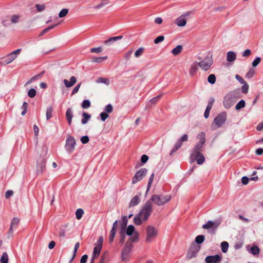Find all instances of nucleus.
Instances as JSON below:
<instances>
[{"mask_svg":"<svg viewBox=\"0 0 263 263\" xmlns=\"http://www.w3.org/2000/svg\"><path fill=\"white\" fill-rule=\"evenodd\" d=\"M205 134L204 132H201L197 137L198 141L191 151V160L193 162L195 160L198 164H202L205 161L204 157L202 154L203 146L205 142Z\"/></svg>","mask_w":263,"mask_h":263,"instance_id":"nucleus-1","label":"nucleus"},{"mask_svg":"<svg viewBox=\"0 0 263 263\" xmlns=\"http://www.w3.org/2000/svg\"><path fill=\"white\" fill-rule=\"evenodd\" d=\"M153 211V204L151 200H147L143 205L141 210L138 213L139 216H141L143 221H146Z\"/></svg>","mask_w":263,"mask_h":263,"instance_id":"nucleus-2","label":"nucleus"},{"mask_svg":"<svg viewBox=\"0 0 263 263\" xmlns=\"http://www.w3.org/2000/svg\"><path fill=\"white\" fill-rule=\"evenodd\" d=\"M171 198L172 196L170 195L154 194L152 196L149 200H151L152 203L153 202L158 206H162L168 202Z\"/></svg>","mask_w":263,"mask_h":263,"instance_id":"nucleus-3","label":"nucleus"},{"mask_svg":"<svg viewBox=\"0 0 263 263\" xmlns=\"http://www.w3.org/2000/svg\"><path fill=\"white\" fill-rule=\"evenodd\" d=\"M199 62L198 63L199 67L204 71L209 70L213 64V61L211 56H206L203 59L198 57Z\"/></svg>","mask_w":263,"mask_h":263,"instance_id":"nucleus-4","label":"nucleus"},{"mask_svg":"<svg viewBox=\"0 0 263 263\" xmlns=\"http://www.w3.org/2000/svg\"><path fill=\"white\" fill-rule=\"evenodd\" d=\"M103 242V237L102 236L99 237L97 242L95 244V247L90 263H94L95 259L99 257L102 248Z\"/></svg>","mask_w":263,"mask_h":263,"instance_id":"nucleus-5","label":"nucleus"},{"mask_svg":"<svg viewBox=\"0 0 263 263\" xmlns=\"http://www.w3.org/2000/svg\"><path fill=\"white\" fill-rule=\"evenodd\" d=\"M158 235V231L154 227L149 225L146 228V237L145 241L151 243L153 241Z\"/></svg>","mask_w":263,"mask_h":263,"instance_id":"nucleus-6","label":"nucleus"},{"mask_svg":"<svg viewBox=\"0 0 263 263\" xmlns=\"http://www.w3.org/2000/svg\"><path fill=\"white\" fill-rule=\"evenodd\" d=\"M227 117V114L225 111L219 114L214 120L212 124V128L216 129L220 127L225 122Z\"/></svg>","mask_w":263,"mask_h":263,"instance_id":"nucleus-7","label":"nucleus"},{"mask_svg":"<svg viewBox=\"0 0 263 263\" xmlns=\"http://www.w3.org/2000/svg\"><path fill=\"white\" fill-rule=\"evenodd\" d=\"M21 51V49H17L3 57L2 58L0 64L3 65H6L11 63L17 58V55L20 54Z\"/></svg>","mask_w":263,"mask_h":263,"instance_id":"nucleus-8","label":"nucleus"},{"mask_svg":"<svg viewBox=\"0 0 263 263\" xmlns=\"http://www.w3.org/2000/svg\"><path fill=\"white\" fill-rule=\"evenodd\" d=\"M221 223V220H209L202 225V228L205 230H212V233L214 234Z\"/></svg>","mask_w":263,"mask_h":263,"instance_id":"nucleus-9","label":"nucleus"},{"mask_svg":"<svg viewBox=\"0 0 263 263\" xmlns=\"http://www.w3.org/2000/svg\"><path fill=\"white\" fill-rule=\"evenodd\" d=\"M76 141L74 138L71 136H68L66 140L65 148L68 154H71L75 149Z\"/></svg>","mask_w":263,"mask_h":263,"instance_id":"nucleus-10","label":"nucleus"},{"mask_svg":"<svg viewBox=\"0 0 263 263\" xmlns=\"http://www.w3.org/2000/svg\"><path fill=\"white\" fill-rule=\"evenodd\" d=\"M236 98L235 96L232 93H229L223 99V106L229 109L231 108L236 102Z\"/></svg>","mask_w":263,"mask_h":263,"instance_id":"nucleus-11","label":"nucleus"},{"mask_svg":"<svg viewBox=\"0 0 263 263\" xmlns=\"http://www.w3.org/2000/svg\"><path fill=\"white\" fill-rule=\"evenodd\" d=\"M133 245L130 241H127L121 252V259L123 261L128 260Z\"/></svg>","mask_w":263,"mask_h":263,"instance_id":"nucleus-12","label":"nucleus"},{"mask_svg":"<svg viewBox=\"0 0 263 263\" xmlns=\"http://www.w3.org/2000/svg\"><path fill=\"white\" fill-rule=\"evenodd\" d=\"M200 247L197 245H193L191 247L190 249L189 250L186 257L187 259H191L195 257L198 252L199 251Z\"/></svg>","mask_w":263,"mask_h":263,"instance_id":"nucleus-13","label":"nucleus"},{"mask_svg":"<svg viewBox=\"0 0 263 263\" xmlns=\"http://www.w3.org/2000/svg\"><path fill=\"white\" fill-rule=\"evenodd\" d=\"M147 173V170L145 168H141L135 174L133 181H140L144 178Z\"/></svg>","mask_w":263,"mask_h":263,"instance_id":"nucleus-14","label":"nucleus"},{"mask_svg":"<svg viewBox=\"0 0 263 263\" xmlns=\"http://www.w3.org/2000/svg\"><path fill=\"white\" fill-rule=\"evenodd\" d=\"M221 260V257L219 255L213 256H208L205 259L206 263H218Z\"/></svg>","mask_w":263,"mask_h":263,"instance_id":"nucleus-15","label":"nucleus"},{"mask_svg":"<svg viewBox=\"0 0 263 263\" xmlns=\"http://www.w3.org/2000/svg\"><path fill=\"white\" fill-rule=\"evenodd\" d=\"M174 23L178 27H184L186 24V19L180 15L175 20Z\"/></svg>","mask_w":263,"mask_h":263,"instance_id":"nucleus-16","label":"nucleus"},{"mask_svg":"<svg viewBox=\"0 0 263 263\" xmlns=\"http://www.w3.org/2000/svg\"><path fill=\"white\" fill-rule=\"evenodd\" d=\"M45 168V159L43 158L40 162H37L36 164V172L37 174L41 173Z\"/></svg>","mask_w":263,"mask_h":263,"instance_id":"nucleus-17","label":"nucleus"},{"mask_svg":"<svg viewBox=\"0 0 263 263\" xmlns=\"http://www.w3.org/2000/svg\"><path fill=\"white\" fill-rule=\"evenodd\" d=\"M198 64L197 62H195L192 64L189 69V74L191 76H193L197 72L198 69Z\"/></svg>","mask_w":263,"mask_h":263,"instance_id":"nucleus-18","label":"nucleus"},{"mask_svg":"<svg viewBox=\"0 0 263 263\" xmlns=\"http://www.w3.org/2000/svg\"><path fill=\"white\" fill-rule=\"evenodd\" d=\"M63 82L66 87H71L73 86L77 82V79L75 77H71L70 79V81L65 79Z\"/></svg>","mask_w":263,"mask_h":263,"instance_id":"nucleus-19","label":"nucleus"},{"mask_svg":"<svg viewBox=\"0 0 263 263\" xmlns=\"http://www.w3.org/2000/svg\"><path fill=\"white\" fill-rule=\"evenodd\" d=\"M123 38V36H117L115 37H111L109 38L108 40H105L104 42V43L106 45H110L114 42L120 40Z\"/></svg>","mask_w":263,"mask_h":263,"instance_id":"nucleus-20","label":"nucleus"},{"mask_svg":"<svg viewBox=\"0 0 263 263\" xmlns=\"http://www.w3.org/2000/svg\"><path fill=\"white\" fill-rule=\"evenodd\" d=\"M73 111L72 109L68 108L66 112V117L68 123L69 125L71 124L72 119L73 118Z\"/></svg>","mask_w":263,"mask_h":263,"instance_id":"nucleus-21","label":"nucleus"},{"mask_svg":"<svg viewBox=\"0 0 263 263\" xmlns=\"http://www.w3.org/2000/svg\"><path fill=\"white\" fill-rule=\"evenodd\" d=\"M236 58V55L233 51H229L227 55V60L229 62H234Z\"/></svg>","mask_w":263,"mask_h":263,"instance_id":"nucleus-22","label":"nucleus"},{"mask_svg":"<svg viewBox=\"0 0 263 263\" xmlns=\"http://www.w3.org/2000/svg\"><path fill=\"white\" fill-rule=\"evenodd\" d=\"M140 203V198H139L138 196H135L131 200L130 203H129V206H135L137 205H138Z\"/></svg>","mask_w":263,"mask_h":263,"instance_id":"nucleus-23","label":"nucleus"},{"mask_svg":"<svg viewBox=\"0 0 263 263\" xmlns=\"http://www.w3.org/2000/svg\"><path fill=\"white\" fill-rule=\"evenodd\" d=\"M130 237L127 241H130L132 244V242L137 241L139 240V234L137 232H135L132 236H129Z\"/></svg>","mask_w":263,"mask_h":263,"instance_id":"nucleus-24","label":"nucleus"},{"mask_svg":"<svg viewBox=\"0 0 263 263\" xmlns=\"http://www.w3.org/2000/svg\"><path fill=\"white\" fill-rule=\"evenodd\" d=\"M182 143L178 140V142L174 145V147L170 152V155L171 156L173 155V154L177 151L178 149H179L182 146Z\"/></svg>","mask_w":263,"mask_h":263,"instance_id":"nucleus-25","label":"nucleus"},{"mask_svg":"<svg viewBox=\"0 0 263 263\" xmlns=\"http://www.w3.org/2000/svg\"><path fill=\"white\" fill-rule=\"evenodd\" d=\"M21 16L18 14H13L10 16V19L11 23L12 24H16L19 22Z\"/></svg>","mask_w":263,"mask_h":263,"instance_id":"nucleus-26","label":"nucleus"},{"mask_svg":"<svg viewBox=\"0 0 263 263\" xmlns=\"http://www.w3.org/2000/svg\"><path fill=\"white\" fill-rule=\"evenodd\" d=\"M182 45H178L172 50V53L174 55H178L182 50Z\"/></svg>","mask_w":263,"mask_h":263,"instance_id":"nucleus-27","label":"nucleus"},{"mask_svg":"<svg viewBox=\"0 0 263 263\" xmlns=\"http://www.w3.org/2000/svg\"><path fill=\"white\" fill-rule=\"evenodd\" d=\"M48 148L46 145L44 144L42 146L40 155L43 157V158H44V157L46 156L48 153Z\"/></svg>","mask_w":263,"mask_h":263,"instance_id":"nucleus-28","label":"nucleus"},{"mask_svg":"<svg viewBox=\"0 0 263 263\" xmlns=\"http://www.w3.org/2000/svg\"><path fill=\"white\" fill-rule=\"evenodd\" d=\"M135 227L130 224L127 227L126 230V234L128 236H132L135 233Z\"/></svg>","mask_w":263,"mask_h":263,"instance_id":"nucleus-29","label":"nucleus"},{"mask_svg":"<svg viewBox=\"0 0 263 263\" xmlns=\"http://www.w3.org/2000/svg\"><path fill=\"white\" fill-rule=\"evenodd\" d=\"M96 82L97 83H104L106 85H108L110 83V81L108 79L105 78L100 77L97 80Z\"/></svg>","mask_w":263,"mask_h":263,"instance_id":"nucleus-30","label":"nucleus"},{"mask_svg":"<svg viewBox=\"0 0 263 263\" xmlns=\"http://www.w3.org/2000/svg\"><path fill=\"white\" fill-rule=\"evenodd\" d=\"M82 116L83 118L82 119V123L83 124H85L87 123L88 121L91 118V116L86 112L83 113Z\"/></svg>","mask_w":263,"mask_h":263,"instance_id":"nucleus-31","label":"nucleus"},{"mask_svg":"<svg viewBox=\"0 0 263 263\" xmlns=\"http://www.w3.org/2000/svg\"><path fill=\"white\" fill-rule=\"evenodd\" d=\"M120 227H123L124 228H126L127 222H128V219L127 216H124L122 217L121 220H120L119 221Z\"/></svg>","mask_w":263,"mask_h":263,"instance_id":"nucleus-32","label":"nucleus"},{"mask_svg":"<svg viewBox=\"0 0 263 263\" xmlns=\"http://www.w3.org/2000/svg\"><path fill=\"white\" fill-rule=\"evenodd\" d=\"M245 101L243 100H241L238 103L236 104L235 106L236 110H240L241 108H243L245 106Z\"/></svg>","mask_w":263,"mask_h":263,"instance_id":"nucleus-33","label":"nucleus"},{"mask_svg":"<svg viewBox=\"0 0 263 263\" xmlns=\"http://www.w3.org/2000/svg\"><path fill=\"white\" fill-rule=\"evenodd\" d=\"M142 221V218L141 217V216H139V214H138L134 219L135 224L137 226L141 224Z\"/></svg>","mask_w":263,"mask_h":263,"instance_id":"nucleus-34","label":"nucleus"},{"mask_svg":"<svg viewBox=\"0 0 263 263\" xmlns=\"http://www.w3.org/2000/svg\"><path fill=\"white\" fill-rule=\"evenodd\" d=\"M83 214H84V211L83 209H77L76 212V218L78 220L81 219Z\"/></svg>","mask_w":263,"mask_h":263,"instance_id":"nucleus-35","label":"nucleus"},{"mask_svg":"<svg viewBox=\"0 0 263 263\" xmlns=\"http://www.w3.org/2000/svg\"><path fill=\"white\" fill-rule=\"evenodd\" d=\"M221 250L223 253H226L228 251L229 248V243L227 241H223L221 243Z\"/></svg>","mask_w":263,"mask_h":263,"instance_id":"nucleus-36","label":"nucleus"},{"mask_svg":"<svg viewBox=\"0 0 263 263\" xmlns=\"http://www.w3.org/2000/svg\"><path fill=\"white\" fill-rule=\"evenodd\" d=\"M107 0H102L100 4L93 7L95 9H99L107 4Z\"/></svg>","mask_w":263,"mask_h":263,"instance_id":"nucleus-37","label":"nucleus"},{"mask_svg":"<svg viewBox=\"0 0 263 263\" xmlns=\"http://www.w3.org/2000/svg\"><path fill=\"white\" fill-rule=\"evenodd\" d=\"M259 251V248L256 246H252L250 248L251 253L254 255L258 254Z\"/></svg>","mask_w":263,"mask_h":263,"instance_id":"nucleus-38","label":"nucleus"},{"mask_svg":"<svg viewBox=\"0 0 263 263\" xmlns=\"http://www.w3.org/2000/svg\"><path fill=\"white\" fill-rule=\"evenodd\" d=\"M52 108L51 106L48 107L46 109V117L47 120L50 119L52 117Z\"/></svg>","mask_w":263,"mask_h":263,"instance_id":"nucleus-39","label":"nucleus"},{"mask_svg":"<svg viewBox=\"0 0 263 263\" xmlns=\"http://www.w3.org/2000/svg\"><path fill=\"white\" fill-rule=\"evenodd\" d=\"M0 261L2 263H8V256L6 252H4L3 253Z\"/></svg>","mask_w":263,"mask_h":263,"instance_id":"nucleus-40","label":"nucleus"},{"mask_svg":"<svg viewBox=\"0 0 263 263\" xmlns=\"http://www.w3.org/2000/svg\"><path fill=\"white\" fill-rule=\"evenodd\" d=\"M68 9L66 8H64L62 9L59 13V17L60 18H62L66 16L68 14Z\"/></svg>","mask_w":263,"mask_h":263,"instance_id":"nucleus-41","label":"nucleus"},{"mask_svg":"<svg viewBox=\"0 0 263 263\" xmlns=\"http://www.w3.org/2000/svg\"><path fill=\"white\" fill-rule=\"evenodd\" d=\"M205 237L202 235H198L195 238V242L197 244L202 243L204 240Z\"/></svg>","mask_w":263,"mask_h":263,"instance_id":"nucleus-42","label":"nucleus"},{"mask_svg":"<svg viewBox=\"0 0 263 263\" xmlns=\"http://www.w3.org/2000/svg\"><path fill=\"white\" fill-rule=\"evenodd\" d=\"M144 51V48L140 47L138 48L135 52L134 55L136 58H139L142 55Z\"/></svg>","mask_w":263,"mask_h":263,"instance_id":"nucleus-43","label":"nucleus"},{"mask_svg":"<svg viewBox=\"0 0 263 263\" xmlns=\"http://www.w3.org/2000/svg\"><path fill=\"white\" fill-rule=\"evenodd\" d=\"M81 106L84 109L88 108L90 107V102L88 100H85L83 101Z\"/></svg>","mask_w":263,"mask_h":263,"instance_id":"nucleus-44","label":"nucleus"},{"mask_svg":"<svg viewBox=\"0 0 263 263\" xmlns=\"http://www.w3.org/2000/svg\"><path fill=\"white\" fill-rule=\"evenodd\" d=\"M208 81L209 83L214 84L216 82V77L214 74H211L208 78Z\"/></svg>","mask_w":263,"mask_h":263,"instance_id":"nucleus-45","label":"nucleus"},{"mask_svg":"<svg viewBox=\"0 0 263 263\" xmlns=\"http://www.w3.org/2000/svg\"><path fill=\"white\" fill-rule=\"evenodd\" d=\"M20 221V219L17 217H14L12 220L11 225V227H13L14 228H16L17 226L18 225Z\"/></svg>","mask_w":263,"mask_h":263,"instance_id":"nucleus-46","label":"nucleus"},{"mask_svg":"<svg viewBox=\"0 0 263 263\" xmlns=\"http://www.w3.org/2000/svg\"><path fill=\"white\" fill-rule=\"evenodd\" d=\"M107 59V57H101L98 58H92V61L93 62L96 63H101L103 61L106 60Z\"/></svg>","mask_w":263,"mask_h":263,"instance_id":"nucleus-47","label":"nucleus"},{"mask_svg":"<svg viewBox=\"0 0 263 263\" xmlns=\"http://www.w3.org/2000/svg\"><path fill=\"white\" fill-rule=\"evenodd\" d=\"M35 7L36 8V10L39 12H41L44 11L45 9V5L44 4H36Z\"/></svg>","mask_w":263,"mask_h":263,"instance_id":"nucleus-48","label":"nucleus"},{"mask_svg":"<svg viewBox=\"0 0 263 263\" xmlns=\"http://www.w3.org/2000/svg\"><path fill=\"white\" fill-rule=\"evenodd\" d=\"M113 110V107L111 104H109L107 105L104 108V112L107 114L111 113Z\"/></svg>","mask_w":263,"mask_h":263,"instance_id":"nucleus-49","label":"nucleus"},{"mask_svg":"<svg viewBox=\"0 0 263 263\" xmlns=\"http://www.w3.org/2000/svg\"><path fill=\"white\" fill-rule=\"evenodd\" d=\"M10 20V17H6L2 20V24L4 27H7L10 25L9 21Z\"/></svg>","mask_w":263,"mask_h":263,"instance_id":"nucleus-50","label":"nucleus"},{"mask_svg":"<svg viewBox=\"0 0 263 263\" xmlns=\"http://www.w3.org/2000/svg\"><path fill=\"white\" fill-rule=\"evenodd\" d=\"M133 52V49H130L125 53L124 58L126 61H128L129 60Z\"/></svg>","mask_w":263,"mask_h":263,"instance_id":"nucleus-51","label":"nucleus"},{"mask_svg":"<svg viewBox=\"0 0 263 263\" xmlns=\"http://www.w3.org/2000/svg\"><path fill=\"white\" fill-rule=\"evenodd\" d=\"M36 91L34 89L31 88L28 92V95L30 98H33L35 96Z\"/></svg>","mask_w":263,"mask_h":263,"instance_id":"nucleus-52","label":"nucleus"},{"mask_svg":"<svg viewBox=\"0 0 263 263\" xmlns=\"http://www.w3.org/2000/svg\"><path fill=\"white\" fill-rule=\"evenodd\" d=\"M243 86L241 87V91L244 93H247L248 92L249 86L246 82L242 84Z\"/></svg>","mask_w":263,"mask_h":263,"instance_id":"nucleus-53","label":"nucleus"},{"mask_svg":"<svg viewBox=\"0 0 263 263\" xmlns=\"http://www.w3.org/2000/svg\"><path fill=\"white\" fill-rule=\"evenodd\" d=\"M261 58L259 57H257L252 62V65L254 67H256L260 62Z\"/></svg>","mask_w":263,"mask_h":263,"instance_id":"nucleus-54","label":"nucleus"},{"mask_svg":"<svg viewBox=\"0 0 263 263\" xmlns=\"http://www.w3.org/2000/svg\"><path fill=\"white\" fill-rule=\"evenodd\" d=\"M164 40V36H163V35H160L158 37H157L155 40H154V43L155 44H158L160 42H162V41H163Z\"/></svg>","mask_w":263,"mask_h":263,"instance_id":"nucleus-55","label":"nucleus"},{"mask_svg":"<svg viewBox=\"0 0 263 263\" xmlns=\"http://www.w3.org/2000/svg\"><path fill=\"white\" fill-rule=\"evenodd\" d=\"M116 234V232L115 231H110V234L109 237V241L110 243H112L113 242Z\"/></svg>","mask_w":263,"mask_h":263,"instance_id":"nucleus-56","label":"nucleus"},{"mask_svg":"<svg viewBox=\"0 0 263 263\" xmlns=\"http://www.w3.org/2000/svg\"><path fill=\"white\" fill-rule=\"evenodd\" d=\"M101 119L102 121H105L108 117V115L105 112H102L100 115Z\"/></svg>","mask_w":263,"mask_h":263,"instance_id":"nucleus-57","label":"nucleus"},{"mask_svg":"<svg viewBox=\"0 0 263 263\" xmlns=\"http://www.w3.org/2000/svg\"><path fill=\"white\" fill-rule=\"evenodd\" d=\"M162 95H158L156 97L153 98V99H151L149 101V103L151 104H155L161 97Z\"/></svg>","mask_w":263,"mask_h":263,"instance_id":"nucleus-58","label":"nucleus"},{"mask_svg":"<svg viewBox=\"0 0 263 263\" xmlns=\"http://www.w3.org/2000/svg\"><path fill=\"white\" fill-rule=\"evenodd\" d=\"M90 51L92 53H100L102 51V48L101 47L91 48Z\"/></svg>","mask_w":263,"mask_h":263,"instance_id":"nucleus-59","label":"nucleus"},{"mask_svg":"<svg viewBox=\"0 0 263 263\" xmlns=\"http://www.w3.org/2000/svg\"><path fill=\"white\" fill-rule=\"evenodd\" d=\"M13 195V192L12 190H8L5 195V197L6 199H9Z\"/></svg>","mask_w":263,"mask_h":263,"instance_id":"nucleus-60","label":"nucleus"},{"mask_svg":"<svg viewBox=\"0 0 263 263\" xmlns=\"http://www.w3.org/2000/svg\"><path fill=\"white\" fill-rule=\"evenodd\" d=\"M81 141L83 144H86L89 141V138L87 136H83L81 138Z\"/></svg>","mask_w":263,"mask_h":263,"instance_id":"nucleus-61","label":"nucleus"},{"mask_svg":"<svg viewBox=\"0 0 263 263\" xmlns=\"http://www.w3.org/2000/svg\"><path fill=\"white\" fill-rule=\"evenodd\" d=\"M255 73L254 70L251 69L246 74V77L248 78H252Z\"/></svg>","mask_w":263,"mask_h":263,"instance_id":"nucleus-62","label":"nucleus"},{"mask_svg":"<svg viewBox=\"0 0 263 263\" xmlns=\"http://www.w3.org/2000/svg\"><path fill=\"white\" fill-rule=\"evenodd\" d=\"M251 54V51L250 49H248L245 50L242 53V56L243 57H248Z\"/></svg>","mask_w":263,"mask_h":263,"instance_id":"nucleus-63","label":"nucleus"},{"mask_svg":"<svg viewBox=\"0 0 263 263\" xmlns=\"http://www.w3.org/2000/svg\"><path fill=\"white\" fill-rule=\"evenodd\" d=\"M88 259V255L85 254L83 255L80 259L81 263H86Z\"/></svg>","mask_w":263,"mask_h":263,"instance_id":"nucleus-64","label":"nucleus"}]
</instances>
